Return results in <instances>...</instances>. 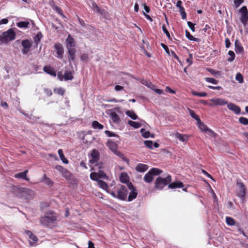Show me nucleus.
Returning a JSON list of instances; mask_svg holds the SVG:
<instances>
[{
  "instance_id": "obj_1",
  "label": "nucleus",
  "mask_w": 248,
  "mask_h": 248,
  "mask_svg": "<svg viewBox=\"0 0 248 248\" xmlns=\"http://www.w3.org/2000/svg\"><path fill=\"white\" fill-rule=\"evenodd\" d=\"M56 214L53 211H50L46 212L44 216L40 218V223L47 227H50L51 226L55 223L57 220Z\"/></svg>"
},
{
  "instance_id": "obj_2",
  "label": "nucleus",
  "mask_w": 248,
  "mask_h": 248,
  "mask_svg": "<svg viewBox=\"0 0 248 248\" xmlns=\"http://www.w3.org/2000/svg\"><path fill=\"white\" fill-rule=\"evenodd\" d=\"M171 180V176L170 175H168L165 178L158 177L155 182L154 188L156 190H162L165 186L169 185Z\"/></svg>"
},
{
  "instance_id": "obj_3",
  "label": "nucleus",
  "mask_w": 248,
  "mask_h": 248,
  "mask_svg": "<svg viewBox=\"0 0 248 248\" xmlns=\"http://www.w3.org/2000/svg\"><path fill=\"white\" fill-rule=\"evenodd\" d=\"M16 32L12 28L3 32L0 35V44H7L9 42L14 40L16 38Z\"/></svg>"
},
{
  "instance_id": "obj_4",
  "label": "nucleus",
  "mask_w": 248,
  "mask_h": 248,
  "mask_svg": "<svg viewBox=\"0 0 248 248\" xmlns=\"http://www.w3.org/2000/svg\"><path fill=\"white\" fill-rule=\"evenodd\" d=\"M162 170L156 168H152L144 176V182L147 183H151L153 179L154 176L160 174Z\"/></svg>"
},
{
  "instance_id": "obj_5",
  "label": "nucleus",
  "mask_w": 248,
  "mask_h": 248,
  "mask_svg": "<svg viewBox=\"0 0 248 248\" xmlns=\"http://www.w3.org/2000/svg\"><path fill=\"white\" fill-rule=\"evenodd\" d=\"M128 189L127 186L121 185L117 189V199L122 201H125L128 192Z\"/></svg>"
},
{
  "instance_id": "obj_6",
  "label": "nucleus",
  "mask_w": 248,
  "mask_h": 248,
  "mask_svg": "<svg viewBox=\"0 0 248 248\" xmlns=\"http://www.w3.org/2000/svg\"><path fill=\"white\" fill-rule=\"evenodd\" d=\"M54 168L58 170L66 180H70L72 177V173L66 168L61 165H56Z\"/></svg>"
},
{
  "instance_id": "obj_7",
  "label": "nucleus",
  "mask_w": 248,
  "mask_h": 248,
  "mask_svg": "<svg viewBox=\"0 0 248 248\" xmlns=\"http://www.w3.org/2000/svg\"><path fill=\"white\" fill-rule=\"evenodd\" d=\"M127 187L128 190L130 191L127 198V201L131 202L136 198L138 195V192L136 187L134 186L132 183H129Z\"/></svg>"
},
{
  "instance_id": "obj_8",
  "label": "nucleus",
  "mask_w": 248,
  "mask_h": 248,
  "mask_svg": "<svg viewBox=\"0 0 248 248\" xmlns=\"http://www.w3.org/2000/svg\"><path fill=\"white\" fill-rule=\"evenodd\" d=\"M241 14L240 20L242 23L245 26L248 21V11L246 6L241 7L239 10Z\"/></svg>"
},
{
  "instance_id": "obj_9",
  "label": "nucleus",
  "mask_w": 248,
  "mask_h": 248,
  "mask_svg": "<svg viewBox=\"0 0 248 248\" xmlns=\"http://www.w3.org/2000/svg\"><path fill=\"white\" fill-rule=\"evenodd\" d=\"M209 105L211 107L217 106H225L227 104L228 102L224 99L220 98H215L211 99Z\"/></svg>"
},
{
  "instance_id": "obj_10",
  "label": "nucleus",
  "mask_w": 248,
  "mask_h": 248,
  "mask_svg": "<svg viewBox=\"0 0 248 248\" xmlns=\"http://www.w3.org/2000/svg\"><path fill=\"white\" fill-rule=\"evenodd\" d=\"M18 192L19 196L25 199H29V196L33 194V191L32 190L27 188H20L18 189Z\"/></svg>"
},
{
  "instance_id": "obj_11",
  "label": "nucleus",
  "mask_w": 248,
  "mask_h": 248,
  "mask_svg": "<svg viewBox=\"0 0 248 248\" xmlns=\"http://www.w3.org/2000/svg\"><path fill=\"white\" fill-rule=\"evenodd\" d=\"M91 156L92 157V159L89 161L90 163L91 164H94L96 163L99 160V153L96 150L93 149L92 151Z\"/></svg>"
},
{
  "instance_id": "obj_12",
  "label": "nucleus",
  "mask_w": 248,
  "mask_h": 248,
  "mask_svg": "<svg viewBox=\"0 0 248 248\" xmlns=\"http://www.w3.org/2000/svg\"><path fill=\"white\" fill-rule=\"evenodd\" d=\"M21 45L23 47L22 51L23 54H27L30 51V49L31 47V43L28 39H26L22 41Z\"/></svg>"
},
{
  "instance_id": "obj_13",
  "label": "nucleus",
  "mask_w": 248,
  "mask_h": 248,
  "mask_svg": "<svg viewBox=\"0 0 248 248\" xmlns=\"http://www.w3.org/2000/svg\"><path fill=\"white\" fill-rule=\"evenodd\" d=\"M54 48L56 51L57 57L62 59L64 53V49L62 45L60 43H56L54 45Z\"/></svg>"
},
{
  "instance_id": "obj_14",
  "label": "nucleus",
  "mask_w": 248,
  "mask_h": 248,
  "mask_svg": "<svg viewBox=\"0 0 248 248\" xmlns=\"http://www.w3.org/2000/svg\"><path fill=\"white\" fill-rule=\"evenodd\" d=\"M67 52L68 60L70 63L74 62L76 58V49L75 48H69Z\"/></svg>"
},
{
  "instance_id": "obj_15",
  "label": "nucleus",
  "mask_w": 248,
  "mask_h": 248,
  "mask_svg": "<svg viewBox=\"0 0 248 248\" xmlns=\"http://www.w3.org/2000/svg\"><path fill=\"white\" fill-rule=\"evenodd\" d=\"M58 76L61 81H62L63 78L65 80H72L73 78L72 72L69 71H66L63 76L62 75L61 72H59L58 74Z\"/></svg>"
},
{
  "instance_id": "obj_16",
  "label": "nucleus",
  "mask_w": 248,
  "mask_h": 248,
  "mask_svg": "<svg viewBox=\"0 0 248 248\" xmlns=\"http://www.w3.org/2000/svg\"><path fill=\"white\" fill-rule=\"evenodd\" d=\"M227 108L229 110L233 111L236 114H239L240 113L241 108L238 106L232 103H230L228 104L227 103Z\"/></svg>"
},
{
  "instance_id": "obj_17",
  "label": "nucleus",
  "mask_w": 248,
  "mask_h": 248,
  "mask_svg": "<svg viewBox=\"0 0 248 248\" xmlns=\"http://www.w3.org/2000/svg\"><path fill=\"white\" fill-rule=\"evenodd\" d=\"M174 136L176 139H178L180 141L183 142H186L188 141L189 138L190 137V136L189 135L181 134L178 132H176L175 133Z\"/></svg>"
},
{
  "instance_id": "obj_18",
  "label": "nucleus",
  "mask_w": 248,
  "mask_h": 248,
  "mask_svg": "<svg viewBox=\"0 0 248 248\" xmlns=\"http://www.w3.org/2000/svg\"><path fill=\"white\" fill-rule=\"evenodd\" d=\"M75 46V43L74 38L70 35L68 36L66 40V47L67 49L72 48Z\"/></svg>"
},
{
  "instance_id": "obj_19",
  "label": "nucleus",
  "mask_w": 248,
  "mask_h": 248,
  "mask_svg": "<svg viewBox=\"0 0 248 248\" xmlns=\"http://www.w3.org/2000/svg\"><path fill=\"white\" fill-rule=\"evenodd\" d=\"M43 70L46 73L53 76L56 77V72L54 69V68L51 67L50 65H46L43 68Z\"/></svg>"
},
{
  "instance_id": "obj_20",
  "label": "nucleus",
  "mask_w": 248,
  "mask_h": 248,
  "mask_svg": "<svg viewBox=\"0 0 248 248\" xmlns=\"http://www.w3.org/2000/svg\"><path fill=\"white\" fill-rule=\"evenodd\" d=\"M237 185L239 186L241 190L239 194V196L240 198H244L245 197L247 190L245 185L243 182H237Z\"/></svg>"
},
{
  "instance_id": "obj_21",
  "label": "nucleus",
  "mask_w": 248,
  "mask_h": 248,
  "mask_svg": "<svg viewBox=\"0 0 248 248\" xmlns=\"http://www.w3.org/2000/svg\"><path fill=\"white\" fill-rule=\"evenodd\" d=\"M28 170H26L23 172L16 173L14 175V177L18 179H22L29 181V179L27 176V174L28 173Z\"/></svg>"
},
{
  "instance_id": "obj_22",
  "label": "nucleus",
  "mask_w": 248,
  "mask_h": 248,
  "mask_svg": "<svg viewBox=\"0 0 248 248\" xmlns=\"http://www.w3.org/2000/svg\"><path fill=\"white\" fill-rule=\"evenodd\" d=\"M184 187V184L180 181L174 182L169 184L168 188L170 189H175L177 188H183Z\"/></svg>"
},
{
  "instance_id": "obj_23",
  "label": "nucleus",
  "mask_w": 248,
  "mask_h": 248,
  "mask_svg": "<svg viewBox=\"0 0 248 248\" xmlns=\"http://www.w3.org/2000/svg\"><path fill=\"white\" fill-rule=\"evenodd\" d=\"M235 51L236 53L241 54L244 52V49L238 40L236 39L234 43Z\"/></svg>"
},
{
  "instance_id": "obj_24",
  "label": "nucleus",
  "mask_w": 248,
  "mask_h": 248,
  "mask_svg": "<svg viewBox=\"0 0 248 248\" xmlns=\"http://www.w3.org/2000/svg\"><path fill=\"white\" fill-rule=\"evenodd\" d=\"M148 166L145 164L139 163L136 167V170L138 172H143L148 169Z\"/></svg>"
},
{
  "instance_id": "obj_25",
  "label": "nucleus",
  "mask_w": 248,
  "mask_h": 248,
  "mask_svg": "<svg viewBox=\"0 0 248 248\" xmlns=\"http://www.w3.org/2000/svg\"><path fill=\"white\" fill-rule=\"evenodd\" d=\"M120 180L123 183L126 184V186L129 183H131L129 181V177L126 173H122L120 176Z\"/></svg>"
},
{
  "instance_id": "obj_26",
  "label": "nucleus",
  "mask_w": 248,
  "mask_h": 248,
  "mask_svg": "<svg viewBox=\"0 0 248 248\" xmlns=\"http://www.w3.org/2000/svg\"><path fill=\"white\" fill-rule=\"evenodd\" d=\"M26 234L29 236L30 239L32 241L33 243H36L38 241L37 237L30 231H26Z\"/></svg>"
},
{
  "instance_id": "obj_27",
  "label": "nucleus",
  "mask_w": 248,
  "mask_h": 248,
  "mask_svg": "<svg viewBox=\"0 0 248 248\" xmlns=\"http://www.w3.org/2000/svg\"><path fill=\"white\" fill-rule=\"evenodd\" d=\"M110 117L112 121L116 124H119L121 121L119 116L115 112L111 113Z\"/></svg>"
},
{
  "instance_id": "obj_28",
  "label": "nucleus",
  "mask_w": 248,
  "mask_h": 248,
  "mask_svg": "<svg viewBox=\"0 0 248 248\" xmlns=\"http://www.w3.org/2000/svg\"><path fill=\"white\" fill-rule=\"evenodd\" d=\"M97 183H98L99 186L100 188L108 191V186L106 182H105L104 181H103L102 180H100L99 181H98Z\"/></svg>"
},
{
  "instance_id": "obj_29",
  "label": "nucleus",
  "mask_w": 248,
  "mask_h": 248,
  "mask_svg": "<svg viewBox=\"0 0 248 248\" xmlns=\"http://www.w3.org/2000/svg\"><path fill=\"white\" fill-rule=\"evenodd\" d=\"M92 126L93 128L95 129H102L104 128L103 125L100 124L98 121H94L92 122Z\"/></svg>"
},
{
  "instance_id": "obj_30",
  "label": "nucleus",
  "mask_w": 248,
  "mask_h": 248,
  "mask_svg": "<svg viewBox=\"0 0 248 248\" xmlns=\"http://www.w3.org/2000/svg\"><path fill=\"white\" fill-rule=\"evenodd\" d=\"M188 110L189 111V115L192 118L196 120L197 122H200V118L199 116L195 113L194 110L190 108H188Z\"/></svg>"
},
{
  "instance_id": "obj_31",
  "label": "nucleus",
  "mask_w": 248,
  "mask_h": 248,
  "mask_svg": "<svg viewBox=\"0 0 248 248\" xmlns=\"http://www.w3.org/2000/svg\"><path fill=\"white\" fill-rule=\"evenodd\" d=\"M58 152L59 155L60 156V157L61 160L62 161V162L65 164H68L69 161L65 157L62 149H59Z\"/></svg>"
},
{
  "instance_id": "obj_32",
  "label": "nucleus",
  "mask_w": 248,
  "mask_h": 248,
  "mask_svg": "<svg viewBox=\"0 0 248 248\" xmlns=\"http://www.w3.org/2000/svg\"><path fill=\"white\" fill-rule=\"evenodd\" d=\"M30 25L29 21H20L17 23L16 25L20 28H27Z\"/></svg>"
},
{
  "instance_id": "obj_33",
  "label": "nucleus",
  "mask_w": 248,
  "mask_h": 248,
  "mask_svg": "<svg viewBox=\"0 0 248 248\" xmlns=\"http://www.w3.org/2000/svg\"><path fill=\"white\" fill-rule=\"evenodd\" d=\"M125 114L133 120H136L138 119V116L132 110H127L126 111Z\"/></svg>"
},
{
  "instance_id": "obj_34",
  "label": "nucleus",
  "mask_w": 248,
  "mask_h": 248,
  "mask_svg": "<svg viewBox=\"0 0 248 248\" xmlns=\"http://www.w3.org/2000/svg\"><path fill=\"white\" fill-rule=\"evenodd\" d=\"M43 35L41 32H38L35 36L34 37L33 40L34 42L36 44V46H37L39 43L41 39L42 38Z\"/></svg>"
},
{
  "instance_id": "obj_35",
  "label": "nucleus",
  "mask_w": 248,
  "mask_h": 248,
  "mask_svg": "<svg viewBox=\"0 0 248 248\" xmlns=\"http://www.w3.org/2000/svg\"><path fill=\"white\" fill-rule=\"evenodd\" d=\"M99 179L108 180V176L103 170H99L97 172Z\"/></svg>"
},
{
  "instance_id": "obj_36",
  "label": "nucleus",
  "mask_w": 248,
  "mask_h": 248,
  "mask_svg": "<svg viewBox=\"0 0 248 248\" xmlns=\"http://www.w3.org/2000/svg\"><path fill=\"white\" fill-rule=\"evenodd\" d=\"M128 124L131 126L135 128H139L141 126V124L140 123L137 122H134V121H130V120H129L128 122Z\"/></svg>"
},
{
  "instance_id": "obj_37",
  "label": "nucleus",
  "mask_w": 248,
  "mask_h": 248,
  "mask_svg": "<svg viewBox=\"0 0 248 248\" xmlns=\"http://www.w3.org/2000/svg\"><path fill=\"white\" fill-rule=\"evenodd\" d=\"M197 124L198 125V127L202 132H205L206 131V129L208 128L206 125L202 122L201 120L200 122H197Z\"/></svg>"
},
{
  "instance_id": "obj_38",
  "label": "nucleus",
  "mask_w": 248,
  "mask_h": 248,
  "mask_svg": "<svg viewBox=\"0 0 248 248\" xmlns=\"http://www.w3.org/2000/svg\"><path fill=\"white\" fill-rule=\"evenodd\" d=\"M90 177L91 180L96 181H99L97 172H91L90 175Z\"/></svg>"
},
{
  "instance_id": "obj_39",
  "label": "nucleus",
  "mask_w": 248,
  "mask_h": 248,
  "mask_svg": "<svg viewBox=\"0 0 248 248\" xmlns=\"http://www.w3.org/2000/svg\"><path fill=\"white\" fill-rule=\"evenodd\" d=\"M226 223L229 226H233L235 224V220L231 217H226Z\"/></svg>"
},
{
  "instance_id": "obj_40",
  "label": "nucleus",
  "mask_w": 248,
  "mask_h": 248,
  "mask_svg": "<svg viewBox=\"0 0 248 248\" xmlns=\"http://www.w3.org/2000/svg\"><path fill=\"white\" fill-rule=\"evenodd\" d=\"M54 92L56 94L63 95L65 93V90L64 89L61 87L56 88L54 89Z\"/></svg>"
},
{
  "instance_id": "obj_41",
  "label": "nucleus",
  "mask_w": 248,
  "mask_h": 248,
  "mask_svg": "<svg viewBox=\"0 0 248 248\" xmlns=\"http://www.w3.org/2000/svg\"><path fill=\"white\" fill-rule=\"evenodd\" d=\"M140 82L146 86L147 87L150 88H152V87H155V86L154 85H153L151 82H149L148 81H147V80H145V79H142L140 81Z\"/></svg>"
},
{
  "instance_id": "obj_42",
  "label": "nucleus",
  "mask_w": 248,
  "mask_h": 248,
  "mask_svg": "<svg viewBox=\"0 0 248 248\" xmlns=\"http://www.w3.org/2000/svg\"><path fill=\"white\" fill-rule=\"evenodd\" d=\"M186 36L190 41H198L199 40L194 37L187 30H186Z\"/></svg>"
},
{
  "instance_id": "obj_43",
  "label": "nucleus",
  "mask_w": 248,
  "mask_h": 248,
  "mask_svg": "<svg viewBox=\"0 0 248 248\" xmlns=\"http://www.w3.org/2000/svg\"><path fill=\"white\" fill-rule=\"evenodd\" d=\"M192 94L195 96H198L200 97H205L207 94L205 92H197L196 91H192Z\"/></svg>"
},
{
  "instance_id": "obj_44",
  "label": "nucleus",
  "mask_w": 248,
  "mask_h": 248,
  "mask_svg": "<svg viewBox=\"0 0 248 248\" xmlns=\"http://www.w3.org/2000/svg\"><path fill=\"white\" fill-rule=\"evenodd\" d=\"M92 9L94 12L101 13V10L95 2L92 3Z\"/></svg>"
},
{
  "instance_id": "obj_45",
  "label": "nucleus",
  "mask_w": 248,
  "mask_h": 248,
  "mask_svg": "<svg viewBox=\"0 0 248 248\" xmlns=\"http://www.w3.org/2000/svg\"><path fill=\"white\" fill-rule=\"evenodd\" d=\"M235 79L240 83H242L244 82L243 77L242 75L240 73H237L236 77H235Z\"/></svg>"
},
{
  "instance_id": "obj_46",
  "label": "nucleus",
  "mask_w": 248,
  "mask_h": 248,
  "mask_svg": "<svg viewBox=\"0 0 248 248\" xmlns=\"http://www.w3.org/2000/svg\"><path fill=\"white\" fill-rule=\"evenodd\" d=\"M228 55L230 56V57L228 58V61L230 62H232L235 57V55L234 52L232 50H230L228 52Z\"/></svg>"
},
{
  "instance_id": "obj_47",
  "label": "nucleus",
  "mask_w": 248,
  "mask_h": 248,
  "mask_svg": "<svg viewBox=\"0 0 248 248\" xmlns=\"http://www.w3.org/2000/svg\"><path fill=\"white\" fill-rule=\"evenodd\" d=\"M204 132L206 133L208 135L212 137L215 138L217 136V134L208 127L207 129H206V131Z\"/></svg>"
},
{
  "instance_id": "obj_48",
  "label": "nucleus",
  "mask_w": 248,
  "mask_h": 248,
  "mask_svg": "<svg viewBox=\"0 0 248 248\" xmlns=\"http://www.w3.org/2000/svg\"><path fill=\"white\" fill-rule=\"evenodd\" d=\"M53 9L55 10L56 11V12L58 14L60 15L62 17H65V16L63 14L62 10L61 8L57 6H54L53 7Z\"/></svg>"
},
{
  "instance_id": "obj_49",
  "label": "nucleus",
  "mask_w": 248,
  "mask_h": 248,
  "mask_svg": "<svg viewBox=\"0 0 248 248\" xmlns=\"http://www.w3.org/2000/svg\"><path fill=\"white\" fill-rule=\"evenodd\" d=\"M140 132L142 133V136L144 138H148L150 136V133L148 131H145L144 128H141L140 129Z\"/></svg>"
},
{
  "instance_id": "obj_50",
  "label": "nucleus",
  "mask_w": 248,
  "mask_h": 248,
  "mask_svg": "<svg viewBox=\"0 0 248 248\" xmlns=\"http://www.w3.org/2000/svg\"><path fill=\"white\" fill-rule=\"evenodd\" d=\"M204 79L206 81L214 84H217L218 82V80L212 78H205Z\"/></svg>"
},
{
  "instance_id": "obj_51",
  "label": "nucleus",
  "mask_w": 248,
  "mask_h": 248,
  "mask_svg": "<svg viewBox=\"0 0 248 248\" xmlns=\"http://www.w3.org/2000/svg\"><path fill=\"white\" fill-rule=\"evenodd\" d=\"M179 12L181 15L182 18L183 19H186V13L185 12V8L184 7H181L179 9Z\"/></svg>"
},
{
  "instance_id": "obj_52",
  "label": "nucleus",
  "mask_w": 248,
  "mask_h": 248,
  "mask_svg": "<svg viewBox=\"0 0 248 248\" xmlns=\"http://www.w3.org/2000/svg\"><path fill=\"white\" fill-rule=\"evenodd\" d=\"M239 122L245 125H248V119L247 118L241 117L239 118Z\"/></svg>"
},
{
  "instance_id": "obj_53",
  "label": "nucleus",
  "mask_w": 248,
  "mask_h": 248,
  "mask_svg": "<svg viewBox=\"0 0 248 248\" xmlns=\"http://www.w3.org/2000/svg\"><path fill=\"white\" fill-rule=\"evenodd\" d=\"M162 30L163 31V32L166 34V35L167 36V37L168 38V39H171L170 35L168 31L165 24H163L162 25Z\"/></svg>"
},
{
  "instance_id": "obj_54",
  "label": "nucleus",
  "mask_w": 248,
  "mask_h": 248,
  "mask_svg": "<svg viewBox=\"0 0 248 248\" xmlns=\"http://www.w3.org/2000/svg\"><path fill=\"white\" fill-rule=\"evenodd\" d=\"M144 144L148 148L151 149L153 148V142L152 140H145Z\"/></svg>"
},
{
  "instance_id": "obj_55",
  "label": "nucleus",
  "mask_w": 248,
  "mask_h": 248,
  "mask_svg": "<svg viewBox=\"0 0 248 248\" xmlns=\"http://www.w3.org/2000/svg\"><path fill=\"white\" fill-rule=\"evenodd\" d=\"M80 58L81 61L87 62L89 60V56L88 54L84 53L81 55Z\"/></svg>"
},
{
  "instance_id": "obj_56",
  "label": "nucleus",
  "mask_w": 248,
  "mask_h": 248,
  "mask_svg": "<svg viewBox=\"0 0 248 248\" xmlns=\"http://www.w3.org/2000/svg\"><path fill=\"white\" fill-rule=\"evenodd\" d=\"M208 71L213 75H219L220 74V71H216L212 69H208Z\"/></svg>"
},
{
  "instance_id": "obj_57",
  "label": "nucleus",
  "mask_w": 248,
  "mask_h": 248,
  "mask_svg": "<svg viewBox=\"0 0 248 248\" xmlns=\"http://www.w3.org/2000/svg\"><path fill=\"white\" fill-rule=\"evenodd\" d=\"M187 24L191 30L193 32L195 31V24H193L190 21H187Z\"/></svg>"
},
{
  "instance_id": "obj_58",
  "label": "nucleus",
  "mask_w": 248,
  "mask_h": 248,
  "mask_svg": "<svg viewBox=\"0 0 248 248\" xmlns=\"http://www.w3.org/2000/svg\"><path fill=\"white\" fill-rule=\"evenodd\" d=\"M107 145L110 149L115 148L116 146V144H115L114 142L112 141H108Z\"/></svg>"
},
{
  "instance_id": "obj_59",
  "label": "nucleus",
  "mask_w": 248,
  "mask_h": 248,
  "mask_svg": "<svg viewBox=\"0 0 248 248\" xmlns=\"http://www.w3.org/2000/svg\"><path fill=\"white\" fill-rule=\"evenodd\" d=\"M105 133L108 137L116 136V134L115 133L111 132V131H109L108 130H106L105 131Z\"/></svg>"
},
{
  "instance_id": "obj_60",
  "label": "nucleus",
  "mask_w": 248,
  "mask_h": 248,
  "mask_svg": "<svg viewBox=\"0 0 248 248\" xmlns=\"http://www.w3.org/2000/svg\"><path fill=\"white\" fill-rule=\"evenodd\" d=\"M244 2V0H234V3L236 8H238L240 4Z\"/></svg>"
},
{
  "instance_id": "obj_61",
  "label": "nucleus",
  "mask_w": 248,
  "mask_h": 248,
  "mask_svg": "<svg viewBox=\"0 0 248 248\" xmlns=\"http://www.w3.org/2000/svg\"><path fill=\"white\" fill-rule=\"evenodd\" d=\"M50 205V204L49 202H43L41 203V208L43 209L45 208L49 207Z\"/></svg>"
},
{
  "instance_id": "obj_62",
  "label": "nucleus",
  "mask_w": 248,
  "mask_h": 248,
  "mask_svg": "<svg viewBox=\"0 0 248 248\" xmlns=\"http://www.w3.org/2000/svg\"><path fill=\"white\" fill-rule=\"evenodd\" d=\"M171 56H172L173 57H174L175 59H176L178 62L181 64V61H180V60L179 59V57L176 54V53H175L174 51L171 50V54H170Z\"/></svg>"
},
{
  "instance_id": "obj_63",
  "label": "nucleus",
  "mask_w": 248,
  "mask_h": 248,
  "mask_svg": "<svg viewBox=\"0 0 248 248\" xmlns=\"http://www.w3.org/2000/svg\"><path fill=\"white\" fill-rule=\"evenodd\" d=\"M44 92L48 96H50L52 94V91L47 88H46L44 89Z\"/></svg>"
},
{
  "instance_id": "obj_64",
  "label": "nucleus",
  "mask_w": 248,
  "mask_h": 248,
  "mask_svg": "<svg viewBox=\"0 0 248 248\" xmlns=\"http://www.w3.org/2000/svg\"><path fill=\"white\" fill-rule=\"evenodd\" d=\"M47 186H52L53 185V182L50 179H46V181L45 182Z\"/></svg>"
}]
</instances>
